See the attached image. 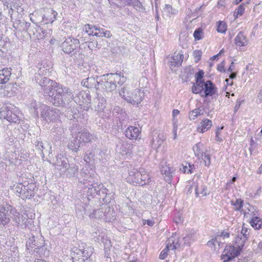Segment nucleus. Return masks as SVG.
I'll return each instance as SVG.
<instances>
[{"instance_id": "5fc2aeb1", "label": "nucleus", "mask_w": 262, "mask_h": 262, "mask_svg": "<svg viewBox=\"0 0 262 262\" xmlns=\"http://www.w3.org/2000/svg\"><path fill=\"white\" fill-rule=\"evenodd\" d=\"M202 52L201 50H195L193 51V56L195 62H198L201 59Z\"/></svg>"}, {"instance_id": "f704fd0d", "label": "nucleus", "mask_w": 262, "mask_h": 262, "mask_svg": "<svg viewBox=\"0 0 262 262\" xmlns=\"http://www.w3.org/2000/svg\"><path fill=\"white\" fill-rule=\"evenodd\" d=\"M192 87V92L194 94H200L201 95L204 90L205 82L204 81L195 80Z\"/></svg>"}, {"instance_id": "6ab92c4d", "label": "nucleus", "mask_w": 262, "mask_h": 262, "mask_svg": "<svg viewBox=\"0 0 262 262\" xmlns=\"http://www.w3.org/2000/svg\"><path fill=\"white\" fill-rule=\"evenodd\" d=\"M216 92V90L214 84L211 80H208L205 82L204 90L202 94H201V96L206 98L212 96L215 94Z\"/></svg>"}, {"instance_id": "864d4df0", "label": "nucleus", "mask_w": 262, "mask_h": 262, "mask_svg": "<svg viewBox=\"0 0 262 262\" xmlns=\"http://www.w3.org/2000/svg\"><path fill=\"white\" fill-rule=\"evenodd\" d=\"M204 158H202L204 161V164L206 166L209 167L211 164L210 156L209 155L207 154L206 152L203 155Z\"/></svg>"}, {"instance_id": "f257e3e1", "label": "nucleus", "mask_w": 262, "mask_h": 262, "mask_svg": "<svg viewBox=\"0 0 262 262\" xmlns=\"http://www.w3.org/2000/svg\"><path fill=\"white\" fill-rule=\"evenodd\" d=\"M126 79L121 73H108L100 77L97 89L102 92H111L116 89L117 84L122 85Z\"/></svg>"}, {"instance_id": "b1692460", "label": "nucleus", "mask_w": 262, "mask_h": 262, "mask_svg": "<svg viewBox=\"0 0 262 262\" xmlns=\"http://www.w3.org/2000/svg\"><path fill=\"white\" fill-rule=\"evenodd\" d=\"M97 78L98 77L96 78L94 77H88L81 81V84L89 89L95 88L98 90L97 87H98L99 81L97 80Z\"/></svg>"}, {"instance_id": "c756f323", "label": "nucleus", "mask_w": 262, "mask_h": 262, "mask_svg": "<svg viewBox=\"0 0 262 262\" xmlns=\"http://www.w3.org/2000/svg\"><path fill=\"white\" fill-rule=\"evenodd\" d=\"M11 68H4L0 70V83L3 84L7 82L11 75Z\"/></svg>"}, {"instance_id": "20e7f679", "label": "nucleus", "mask_w": 262, "mask_h": 262, "mask_svg": "<svg viewBox=\"0 0 262 262\" xmlns=\"http://www.w3.org/2000/svg\"><path fill=\"white\" fill-rule=\"evenodd\" d=\"M73 96V95L68 88L59 84L46 99L54 105L60 106L63 105L66 102L70 101Z\"/></svg>"}, {"instance_id": "1a4fd4ad", "label": "nucleus", "mask_w": 262, "mask_h": 262, "mask_svg": "<svg viewBox=\"0 0 262 262\" xmlns=\"http://www.w3.org/2000/svg\"><path fill=\"white\" fill-rule=\"evenodd\" d=\"M83 35H88L96 37H110L112 35L110 31L92 25L87 24L83 29Z\"/></svg>"}, {"instance_id": "0eeeda50", "label": "nucleus", "mask_w": 262, "mask_h": 262, "mask_svg": "<svg viewBox=\"0 0 262 262\" xmlns=\"http://www.w3.org/2000/svg\"><path fill=\"white\" fill-rule=\"evenodd\" d=\"M73 99L77 105V110H74L72 112L73 115H77L82 113V115H85L86 113H83L84 111H87L90 106L91 101V96L89 93L85 91H77L75 93V96L73 95L71 100Z\"/></svg>"}, {"instance_id": "473e14b6", "label": "nucleus", "mask_w": 262, "mask_h": 262, "mask_svg": "<svg viewBox=\"0 0 262 262\" xmlns=\"http://www.w3.org/2000/svg\"><path fill=\"white\" fill-rule=\"evenodd\" d=\"M248 40L243 32H239L234 39L236 46L242 47L248 45Z\"/></svg>"}, {"instance_id": "4d7b16f0", "label": "nucleus", "mask_w": 262, "mask_h": 262, "mask_svg": "<svg viewBox=\"0 0 262 262\" xmlns=\"http://www.w3.org/2000/svg\"><path fill=\"white\" fill-rule=\"evenodd\" d=\"M202 30L200 28L196 29L193 33V36L195 40H199L202 39L201 34Z\"/></svg>"}, {"instance_id": "052dcab7", "label": "nucleus", "mask_w": 262, "mask_h": 262, "mask_svg": "<svg viewBox=\"0 0 262 262\" xmlns=\"http://www.w3.org/2000/svg\"><path fill=\"white\" fill-rule=\"evenodd\" d=\"M249 233V230L246 227H243L241 233H238V234H243L244 236H247L248 239Z\"/></svg>"}, {"instance_id": "39448f33", "label": "nucleus", "mask_w": 262, "mask_h": 262, "mask_svg": "<svg viewBox=\"0 0 262 262\" xmlns=\"http://www.w3.org/2000/svg\"><path fill=\"white\" fill-rule=\"evenodd\" d=\"M69 119L72 120L73 119L72 123L71 126L72 131L75 130L76 129L78 130L77 137L80 139L81 143H89L91 141L92 139V135L86 130H81V124H84L87 120V119L84 118V116H77L75 117L74 116H69Z\"/></svg>"}, {"instance_id": "9d476101", "label": "nucleus", "mask_w": 262, "mask_h": 262, "mask_svg": "<svg viewBox=\"0 0 262 262\" xmlns=\"http://www.w3.org/2000/svg\"><path fill=\"white\" fill-rule=\"evenodd\" d=\"M86 203V202L85 207L84 208L85 214L89 215L90 218L102 219L106 222H110V216H108V214L105 215L104 213L105 210H108V211H111V207L104 206L97 210L93 209L92 212H91L90 205L89 204L87 205Z\"/></svg>"}, {"instance_id": "8fccbe9b", "label": "nucleus", "mask_w": 262, "mask_h": 262, "mask_svg": "<svg viewBox=\"0 0 262 262\" xmlns=\"http://www.w3.org/2000/svg\"><path fill=\"white\" fill-rule=\"evenodd\" d=\"M97 100L99 101L98 104V106L99 108L100 109V110H103L105 107V99L103 97L98 96Z\"/></svg>"}, {"instance_id": "5701e85b", "label": "nucleus", "mask_w": 262, "mask_h": 262, "mask_svg": "<svg viewBox=\"0 0 262 262\" xmlns=\"http://www.w3.org/2000/svg\"><path fill=\"white\" fill-rule=\"evenodd\" d=\"M19 113V109L12 104L6 105L0 109L1 115H17Z\"/></svg>"}, {"instance_id": "ea45409f", "label": "nucleus", "mask_w": 262, "mask_h": 262, "mask_svg": "<svg viewBox=\"0 0 262 262\" xmlns=\"http://www.w3.org/2000/svg\"><path fill=\"white\" fill-rule=\"evenodd\" d=\"M203 144L201 142H199L196 144L193 147V150L194 155L199 159L203 158V155L206 152L203 151Z\"/></svg>"}, {"instance_id": "f3484780", "label": "nucleus", "mask_w": 262, "mask_h": 262, "mask_svg": "<svg viewBox=\"0 0 262 262\" xmlns=\"http://www.w3.org/2000/svg\"><path fill=\"white\" fill-rule=\"evenodd\" d=\"M143 93L141 90H135L130 95H127L126 101L133 105H138L142 100Z\"/></svg>"}, {"instance_id": "c85d7f7f", "label": "nucleus", "mask_w": 262, "mask_h": 262, "mask_svg": "<svg viewBox=\"0 0 262 262\" xmlns=\"http://www.w3.org/2000/svg\"><path fill=\"white\" fill-rule=\"evenodd\" d=\"M195 191L196 196H199V194H201L202 196H206L209 194L207 187L202 182L201 183H197L195 186Z\"/></svg>"}, {"instance_id": "ddd939ff", "label": "nucleus", "mask_w": 262, "mask_h": 262, "mask_svg": "<svg viewBox=\"0 0 262 262\" xmlns=\"http://www.w3.org/2000/svg\"><path fill=\"white\" fill-rule=\"evenodd\" d=\"M241 252L240 249L236 248L235 246L227 245L221 255V259L223 262L231 261L235 257H237Z\"/></svg>"}, {"instance_id": "774afa93", "label": "nucleus", "mask_w": 262, "mask_h": 262, "mask_svg": "<svg viewBox=\"0 0 262 262\" xmlns=\"http://www.w3.org/2000/svg\"><path fill=\"white\" fill-rule=\"evenodd\" d=\"M187 235L190 236V239L191 241H194L196 239V233L194 232L193 233H189Z\"/></svg>"}, {"instance_id": "a878e982", "label": "nucleus", "mask_w": 262, "mask_h": 262, "mask_svg": "<svg viewBox=\"0 0 262 262\" xmlns=\"http://www.w3.org/2000/svg\"><path fill=\"white\" fill-rule=\"evenodd\" d=\"M139 128L137 127L130 126L125 132V136L132 140L136 139L140 134Z\"/></svg>"}, {"instance_id": "c9c22d12", "label": "nucleus", "mask_w": 262, "mask_h": 262, "mask_svg": "<svg viewBox=\"0 0 262 262\" xmlns=\"http://www.w3.org/2000/svg\"><path fill=\"white\" fill-rule=\"evenodd\" d=\"M183 58L184 55L183 54H174L170 61L169 67L172 68V67H175L181 66Z\"/></svg>"}, {"instance_id": "4be33fe9", "label": "nucleus", "mask_w": 262, "mask_h": 262, "mask_svg": "<svg viewBox=\"0 0 262 262\" xmlns=\"http://www.w3.org/2000/svg\"><path fill=\"white\" fill-rule=\"evenodd\" d=\"M78 170V166L74 164H70L60 175L66 176L68 178H72L77 174Z\"/></svg>"}, {"instance_id": "aec40b11", "label": "nucleus", "mask_w": 262, "mask_h": 262, "mask_svg": "<svg viewBox=\"0 0 262 262\" xmlns=\"http://www.w3.org/2000/svg\"><path fill=\"white\" fill-rule=\"evenodd\" d=\"M150 181V177L143 169H140L139 172L137 173L136 176V182L137 184L143 186L147 184Z\"/></svg>"}, {"instance_id": "393cba45", "label": "nucleus", "mask_w": 262, "mask_h": 262, "mask_svg": "<svg viewBox=\"0 0 262 262\" xmlns=\"http://www.w3.org/2000/svg\"><path fill=\"white\" fill-rule=\"evenodd\" d=\"M58 13L52 9H48L42 16V21L44 24L52 23L56 19Z\"/></svg>"}, {"instance_id": "4c0bfd02", "label": "nucleus", "mask_w": 262, "mask_h": 262, "mask_svg": "<svg viewBox=\"0 0 262 262\" xmlns=\"http://www.w3.org/2000/svg\"><path fill=\"white\" fill-rule=\"evenodd\" d=\"M98 148H95L94 149H89L86 151L85 155L84 157V161L87 163H94L95 160V157L96 152L98 151Z\"/></svg>"}, {"instance_id": "49530a36", "label": "nucleus", "mask_w": 262, "mask_h": 262, "mask_svg": "<svg viewBox=\"0 0 262 262\" xmlns=\"http://www.w3.org/2000/svg\"><path fill=\"white\" fill-rule=\"evenodd\" d=\"M161 173L163 174H165L168 177L167 181H170V177H171V171L169 167L165 166L162 167L161 169Z\"/></svg>"}, {"instance_id": "423d86ee", "label": "nucleus", "mask_w": 262, "mask_h": 262, "mask_svg": "<svg viewBox=\"0 0 262 262\" xmlns=\"http://www.w3.org/2000/svg\"><path fill=\"white\" fill-rule=\"evenodd\" d=\"M93 250L92 247L85 244L73 248L71 253L73 262H91L90 257L93 253Z\"/></svg>"}, {"instance_id": "680f3d73", "label": "nucleus", "mask_w": 262, "mask_h": 262, "mask_svg": "<svg viewBox=\"0 0 262 262\" xmlns=\"http://www.w3.org/2000/svg\"><path fill=\"white\" fill-rule=\"evenodd\" d=\"M224 67H225V61H223L220 64H219L217 66V70L221 72L224 73L226 72V70L225 69Z\"/></svg>"}, {"instance_id": "c03bdc74", "label": "nucleus", "mask_w": 262, "mask_h": 262, "mask_svg": "<svg viewBox=\"0 0 262 262\" xmlns=\"http://www.w3.org/2000/svg\"><path fill=\"white\" fill-rule=\"evenodd\" d=\"M231 204L234 207L235 211H239L243 207L244 202L241 199H236L235 201H231Z\"/></svg>"}, {"instance_id": "7c9ffc66", "label": "nucleus", "mask_w": 262, "mask_h": 262, "mask_svg": "<svg viewBox=\"0 0 262 262\" xmlns=\"http://www.w3.org/2000/svg\"><path fill=\"white\" fill-rule=\"evenodd\" d=\"M177 246H180V244L177 243H174L172 241V243H170V241H169L167 244L166 248L163 249L159 255V258L161 259H164L168 255V251L170 248H171L172 250H175L177 248Z\"/></svg>"}, {"instance_id": "bf43d9fd", "label": "nucleus", "mask_w": 262, "mask_h": 262, "mask_svg": "<svg viewBox=\"0 0 262 262\" xmlns=\"http://www.w3.org/2000/svg\"><path fill=\"white\" fill-rule=\"evenodd\" d=\"M124 113V112L118 106L115 107L113 112V115H123Z\"/></svg>"}, {"instance_id": "4468645a", "label": "nucleus", "mask_w": 262, "mask_h": 262, "mask_svg": "<svg viewBox=\"0 0 262 262\" xmlns=\"http://www.w3.org/2000/svg\"><path fill=\"white\" fill-rule=\"evenodd\" d=\"M52 66L51 64H47L42 62L37 66L38 72L35 74V79L36 81L43 79L44 77L49 76L51 72Z\"/></svg>"}, {"instance_id": "412c9836", "label": "nucleus", "mask_w": 262, "mask_h": 262, "mask_svg": "<svg viewBox=\"0 0 262 262\" xmlns=\"http://www.w3.org/2000/svg\"><path fill=\"white\" fill-rule=\"evenodd\" d=\"M78 182L80 186L85 187V185L91 184L94 181L93 178L89 173H86L81 170L79 176L78 177Z\"/></svg>"}, {"instance_id": "58836bf2", "label": "nucleus", "mask_w": 262, "mask_h": 262, "mask_svg": "<svg viewBox=\"0 0 262 262\" xmlns=\"http://www.w3.org/2000/svg\"><path fill=\"white\" fill-rule=\"evenodd\" d=\"M194 169V165L193 164H191L187 162H184L181 164L180 170L184 173L189 174L193 173Z\"/></svg>"}, {"instance_id": "603ef678", "label": "nucleus", "mask_w": 262, "mask_h": 262, "mask_svg": "<svg viewBox=\"0 0 262 262\" xmlns=\"http://www.w3.org/2000/svg\"><path fill=\"white\" fill-rule=\"evenodd\" d=\"M12 189L16 193L17 195L19 196V194L22 191V188L23 187V184L21 183L18 184L17 185H14L12 186H11Z\"/></svg>"}, {"instance_id": "a19ab883", "label": "nucleus", "mask_w": 262, "mask_h": 262, "mask_svg": "<svg viewBox=\"0 0 262 262\" xmlns=\"http://www.w3.org/2000/svg\"><path fill=\"white\" fill-rule=\"evenodd\" d=\"M0 119L2 120H6L11 123H19L21 120L19 116H0Z\"/></svg>"}, {"instance_id": "0e129e2a", "label": "nucleus", "mask_w": 262, "mask_h": 262, "mask_svg": "<svg viewBox=\"0 0 262 262\" xmlns=\"http://www.w3.org/2000/svg\"><path fill=\"white\" fill-rule=\"evenodd\" d=\"M138 172H139V170H137L136 169V170L131 171L129 173V176L133 178V180L134 181V182H136V176L137 174V173H138Z\"/></svg>"}, {"instance_id": "3c124183", "label": "nucleus", "mask_w": 262, "mask_h": 262, "mask_svg": "<svg viewBox=\"0 0 262 262\" xmlns=\"http://www.w3.org/2000/svg\"><path fill=\"white\" fill-rule=\"evenodd\" d=\"M130 94L129 92L126 87H123L121 91L119 92V95L126 101V98L127 95H130Z\"/></svg>"}, {"instance_id": "72a5a7b5", "label": "nucleus", "mask_w": 262, "mask_h": 262, "mask_svg": "<svg viewBox=\"0 0 262 262\" xmlns=\"http://www.w3.org/2000/svg\"><path fill=\"white\" fill-rule=\"evenodd\" d=\"M248 240L247 237L244 236L243 234H237L234 239V245L236 247L240 249L242 251L243 248L246 241Z\"/></svg>"}, {"instance_id": "a211bd4d", "label": "nucleus", "mask_w": 262, "mask_h": 262, "mask_svg": "<svg viewBox=\"0 0 262 262\" xmlns=\"http://www.w3.org/2000/svg\"><path fill=\"white\" fill-rule=\"evenodd\" d=\"M166 139L164 133L158 132H154L152 133V139L151 145L154 149H158L163 143Z\"/></svg>"}, {"instance_id": "09e8293b", "label": "nucleus", "mask_w": 262, "mask_h": 262, "mask_svg": "<svg viewBox=\"0 0 262 262\" xmlns=\"http://www.w3.org/2000/svg\"><path fill=\"white\" fill-rule=\"evenodd\" d=\"M20 25L21 29H19L20 31H27L31 26V24L29 22L18 20Z\"/></svg>"}, {"instance_id": "dca6fc26", "label": "nucleus", "mask_w": 262, "mask_h": 262, "mask_svg": "<svg viewBox=\"0 0 262 262\" xmlns=\"http://www.w3.org/2000/svg\"><path fill=\"white\" fill-rule=\"evenodd\" d=\"M14 212L12 213V218L16 226L22 229H25L28 226V219L17 212L14 207Z\"/></svg>"}, {"instance_id": "9b49d317", "label": "nucleus", "mask_w": 262, "mask_h": 262, "mask_svg": "<svg viewBox=\"0 0 262 262\" xmlns=\"http://www.w3.org/2000/svg\"><path fill=\"white\" fill-rule=\"evenodd\" d=\"M36 81L41 86L42 94L46 99L50 96V94L59 85L56 82L47 77H44L43 79Z\"/></svg>"}, {"instance_id": "6e6552de", "label": "nucleus", "mask_w": 262, "mask_h": 262, "mask_svg": "<svg viewBox=\"0 0 262 262\" xmlns=\"http://www.w3.org/2000/svg\"><path fill=\"white\" fill-rule=\"evenodd\" d=\"M29 112L34 115H58L59 110L56 108L50 109V107L40 104L36 101L31 102L29 106Z\"/></svg>"}, {"instance_id": "2f4dec72", "label": "nucleus", "mask_w": 262, "mask_h": 262, "mask_svg": "<svg viewBox=\"0 0 262 262\" xmlns=\"http://www.w3.org/2000/svg\"><path fill=\"white\" fill-rule=\"evenodd\" d=\"M212 126V121L209 119H203L197 127V131L201 133L207 132Z\"/></svg>"}, {"instance_id": "e2e57ef3", "label": "nucleus", "mask_w": 262, "mask_h": 262, "mask_svg": "<svg viewBox=\"0 0 262 262\" xmlns=\"http://www.w3.org/2000/svg\"><path fill=\"white\" fill-rule=\"evenodd\" d=\"M114 213V212H113V210H112L111 208V211H108V210H105L104 214L105 215L108 214V216H110L111 217L110 221H111L112 220H113L115 219V215L113 214Z\"/></svg>"}, {"instance_id": "6e6d98bb", "label": "nucleus", "mask_w": 262, "mask_h": 262, "mask_svg": "<svg viewBox=\"0 0 262 262\" xmlns=\"http://www.w3.org/2000/svg\"><path fill=\"white\" fill-rule=\"evenodd\" d=\"M35 146H36V147L37 148V149L39 150L41 155L42 157H44V154H43V151H42L43 149L44 148V147H43V144L42 142H41L39 141H37L35 142Z\"/></svg>"}, {"instance_id": "e433bc0d", "label": "nucleus", "mask_w": 262, "mask_h": 262, "mask_svg": "<svg viewBox=\"0 0 262 262\" xmlns=\"http://www.w3.org/2000/svg\"><path fill=\"white\" fill-rule=\"evenodd\" d=\"M81 143L80 139H79V138L76 136L75 138L71 140L68 144V147L69 149L72 151L77 152L79 150Z\"/></svg>"}, {"instance_id": "2eb2a0df", "label": "nucleus", "mask_w": 262, "mask_h": 262, "mask_svg": "<svg viewBox=\"0 0 262 262\" xmlns=\"http://www.w3.org/2000/svg\"><path fill=\"white\" fill-rule=\"evenodd\" d=\"M53 166H54L57 170L59 171V174L62 173V172L67 168L70 164L68 159L63 155L59 154L56 156L55 163L49 162Z\"/></svg>"}, {"instance_id": "69168bd1", "label": "nucleus", "mask_w": 262, "mask_h": 262, "mask_svg": "<svg viewBox=\"0 0 262 262\" xmlns=\"http://www.w3.org/2000/svg\"><path fill=\"white\" fill-rule=\"evenodd\" d=\"M183 240L184 241V244L185 245H190L191 243V240L190 239V236L186 235V236L183 238Z\"/></svg>"}, {"instance_id": "cd10ccee", "label": "nucleus", "mask_w": 262, "mask_h": 262, "mask_svg": "<svg viewBox=\"0 0 262 262\" xmlns=\"http://www.w3.org/2000/svg\"><path fill=\"white\" fill-rule=\"evenodd\" d=\"M36 188V185L33 183L28 184L26 185V188H25L26 190H24L23 194V199H30L34 196V190Z\"/></svg>"}, {"instance_id": "37998d69", "label": "nucleus", "mask_w": 262, "mask_h": 262, "mask_svg": "<svg viewBox=\"0 0 262 262\" xmlns=\"http://www.w3.org/2000/svg\"><path fill=\"white\" fill-rule=\"evenodd\" d=\"M246 5V4H245L244 3H242L235 10L234 16L237 18L238 16L242 15L245 12V6Z\"/></svg>"}, {"instance_id": "338daca9", "label": "nucleus", "mask_w": 262, "mask_h": 262, "mask_svg": "<svg viewBox=\"0 0 262 262\" xmlns=\"http://www.w3.org/2000/svg\"><path fill=\"white\" fill-rule=\"evenodd\" d=\"M215 242H217V241L214 239H212L210 241H209L208 242H207V245L209 247H215Z\"/></svg>"}, {"instance_id": "13d9d810", "label": "nucleus", "mask_w": 262, "mask_h": 262, "mask_svg": "<svg viewBox=\"0 0 262 262\" xmlns=\"http://www.w3.org/2000/svg\"><path fill=\"white\" fill-rule=\"evenodd\" d=\"M204 72L203 70H200L195 74V80L203 81L202 80V78L204 77Z\"/></svg>"}, {"instance_id": "bb28decb", "label": "nucleus", "mask_w": 262, "mask_h": 262, "mask_svg": "<svg viewBox=\"0 0 262 262\" xmlns=\"http://www.w3.org/2000/svg\"><path fill=\"white\" fill-rule=\"evenodd\" d=\"M32 246L37 247V248H35L34 251H36V249L38 250L36 252L38 253V254L40 256V257H42V256L45 255V253H42V251H44L45 249H46V248L43 246H40L36 245L35 243V237L34 236L30 237L27 241L26 243V246L27 247H28V249L29 247H32Z\"/></svg>"}, {"instance_id": "7ed1b4c3", "label": "nucleus", "mask_w": 262, "mask_h": 262, "mask_svg": "<svg viewBox=\"0 0 262 262\" xmlns=\"http://www.w3.org/2000/svg\"><path fill=\"white\" fill-rule=\"evenodd\" d=\"M85 188H88L87 194L88 196H93L98 195V199L103 204L110 203L112 200L114 199V193H108V190L106 189L102 184L97 182H92L91 184H88L85 185Z\"/></svg>"}, {"instance_id": "de8ad7c7", "label": "nucleus", "mask_w": 262, "mask_h": 262, "mask_svg": "<svg viewBox=\"0 0 262 262\" xmlns=\"http://www.w3.org/2000/svg\"><path fill=\"white\" fill-rule=\"evenodd\" d=\"M172 122H173L172 133L173 135V139H176L177 137V132L178 126V120L175 117V116H173Z\"/></svg>"}, {"instance_id": "79ce46f5", "label": "nucleus", "mask_w": 262, "mask_h": 262, "mask_svg": "<svg viewBox=\"0 0 262 262\" xmlns=\"http://www.w3.org/2000/svg\"><path fill=\"white\" fill-rule=\"evenodd\" d=\"M250 223L251 226L256 229H259L262 227V221L259 217H253Z\"/></svg>"}, {"instance_id": "f03ea898", "label": "nucleus", "mask_w": 262, "mask_h": 262, "mask_svg": "<svg viewBox=\"0 0 262 262\" xmlns=\"http://www.w3.org/2000/svg\"><path fill=\"white\" fill-rule=\"evenodd\" d=\"M60 47L65 54L70 55L73 63L81 62L82 55L80 52V42L78 39L72 36L66 38Z\"/></svg>"}, {"instance_id": "f8f14e48", "label": "nucleus", "mask_w": 262, "mask_h": 262, "mask_svg": "<svg viewBox=\"0 0 262 262\" xmlns=\"http://www.w3.org/2000/svg\"><path fill=\"white\" fill-rule=\"evenodd\" d=\"M14 212V207L7 205L0 207V226L5 227L11 221L12 213Z\"/></svg>"}, {"instance_id": "a18cd8bd", "label": "nucleus", "mask_w": 262, "mask_h": 262, "mask_svg": "<svg viewBox=\"0 0 262 262\" xmlns=\"http://www.w3.org/2000/svg\"><path fill=\"white\" fill-rule=\"evenodd\" d=\"M226 30L227 25L224 22L219 21L217 23V31L219 33L225 34Z\"/></svg>"}]
</instances>
